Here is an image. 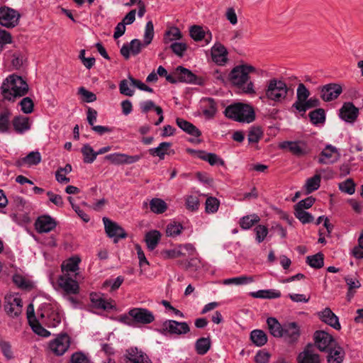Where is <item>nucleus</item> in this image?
Returning <instances> with one entry per match:
<instances>
[{"mask_svg": "<svg viewBox=\"0 0 363 363\" xmlns=\"http://www.w3.org/2000/svg\"><path fill=\"white\" fill-rule=\"evenodd\" d=\"M1 90L4 99L14 101L16 98L27 94L28 85L21 77L11 74L4 80Z\"/></svg>", "mask_w": 363, "mask_h": 363, "instance_id": "1", "label": "nucleus"}, {"mask_svg": "<svg viewBox=\"0 0 363 363\" xmlns=\"http://www.w3.org/2000/svg\"><path fill=\"white\" fill-rule=\"evenodd\" d=\"M57 291L62 298L77 308L79 301L74 296L79 293L80 289L77 277L61 274L57 279Z\"/></svg>", "mask_w": 363, "mask_h": 363, "instance_id": "2", "label": "nucleus"}, {"mask_svg": "<svg viewBox=\"0 0 363 363\" xmlns=\"http://www.w3.org/2000/svg\"><path fill=\"white\" fill-rule=\"evenodd\" d=\"M225 116L235 121L250 123L255 120V112L252 106L238 102L228 106L224 111Z\"/></svg>", "mask_w": 363, "mask_h": 363, "instance_id": "3", "label": "nucleus"}, {"mask_svg": "<svg viewBox=\"0 0 363 363\" xmlns=\"http://www.w3.org/2000/svg\"><path fill=\"white\" fill-rule=\"evenodd\" d=\"M154 38V25L152 21L147 22L145 28L143 43L138 39H133L129 44H124L121 48V54L128 60L130 55H138L142 49L149 45Z\"/></svg>", "mask_w": 363, "mask_h": 363, "instance_id": "4", "label": "nucleus"}, {"mask_svg": "<svg viewBox=\"0 0 363 363\" xmlns=\"http://www.w3.org/2000/svg\"><path fill=\"white\" fill-rule=\"evenodd\" d=\"M255 68L251 65H242L233 69L230 73V79L231 82L238 86H242L243 92L250 94H254V84L249 81V74L255 72Z\"/></svg>", "mask_w": 363, "mask_h": 363, "instance_id": "5", "label": "nucleus"}, {"mask_svg": "<svg viewBox=\"0 0 363 363\" xmlns=\"http://www.w3.org/2000/svg\"><path fill=\"white\" fill-rule=\"evenodd\" d=\"M289 90L288 86L284 81L273 78L267 82L264 95L260 96L259 99H267L274 103H281L286 99Z\"/></svg>", "mask_w": 363, "mask_h": 363, "instance_id": "6", "label": "nucleus"}, {"mask_svg": "<svg viewBox=\"0 0 363 363\" xmlns=\"http://www.w3.org/2000/svg\"><path fill=\"white\" fill-rule=\"evenodd\" d=\"M20 13L9 6L0 7V25L8 28L16 27L19 23Z\"/></svg>", "mask_w": 363, "mask_h": 363, "instance_id": "7", "label": "nucleus"}, {"mask_svg": "<svg viewBox=\"0 0 363 363\" xmlns=\"http://www.w3.org/2000/svg\"><path fill=\"white\" fill-rule=\"evenodd\" d=\"M4 308L6 313L12 317H18L22 313L23 302L18 294H8L5 296Z\"/></svg>", "mask_w": 363, "mask_h": 363, "instance_id": "8", "label": "nucleus"}, {"mask_svg": "<svg viewBox=\"0 0 363 363\" xmlns=\"http://www.w3.org/2000/svg\"><path fill=\"white\" fill-rule=\"evenodd\" d=\"M70 346V337L67 334L57 335L49 342V349L57 356L64 354Z\"/></svg>", "mask_w": 363, "mask_h": 363, "instance_id": "9", "label": "nucleus"}, {"mask_svg": "<svg viewBox=\"0 0 363 363\" xmlns=\"http://www.w3.org/2000/svg\"><path fill=\"white\" fill-rule=\"evenodd\" d=\"M103 223L107 235L113 238L115 243L118 242L119 239L125 238L127 237L124 229L116 222L112 221L106 217H104Z\"/></svg>", "mask_w": 363, "mask_h": 363, "instance_id": "10", "label": "nucleus"}, {"mask_svg": "<svg viewBox=\"0 0 363 363\" xmlns=\"http://www.w3.org/2000/svg\"><path fill=\"white\" fill-rule=\"evenodd\" d=\"M186 151L194 157L207 162L211 166L225 165L224 160L215 153L208 152L202 150H194L190 148L187 149Z\"/></svg>", "mask_w": 363, "mask_h": 363, "instance_id": "11", "label": "nucleus"}, {"mask_svg": "<svg viewBox=\"0 0 363 363\" xmlns=\"http://www.w3.org/2000/svg\"><path fill=\"white\" fill-rule=\"evenodd\" d=\"M313 338L315 347L322 352H326L336 345L333 336L323 330L315 332Z\"/></svg>", "mask_w": 363, "mask_h": 363, "instance_id": "12", "label": "nucleus"}, {"mask_svg": "<svg viewBox=\"0 0 363 363\" xmlns=\"http://www.w3.org/2000/svg\"><path fill=\"white\" fill-rule=\"evenodd\" d=\"M301 336L300 326L296 322H290L284 324L282 337L284 341L290 345H296Z\"/></svg>", "mask_w": 363, "mask_h": 363, "instance_id": "13", "label": "nucleus"}, {"mask_svg": "<svg viewBox=\"0 0 363 363\" xmlns=\"http://www.w3.org/2000/svg\"><path fill=\"white\" fill-rule=\"evenodd\" d=\"M297 363H321L320 355L312 344H308L296 357Z\"/></svg>", "mask_w": 363, "mask_h": 363, "instance_id": "14", "label": "nucleus"}, {"mask_svg": "<svg viewBox=\"0 0 363 363\" xmlns=\"http://www.w3.org/2000/svg\"><path fill=\"white\" fill-rule=\"evenodd\" d=\"M142 157V155H129L120 152H115L105 156L106 160L116 165L132 164L138 162Z\"/></svg>", "mask_w": 363, "mask_h": 363, "instance_id": "15", "label": "nucleus"}, {"mask_svg": "<svg viewBox=\"0 0 363 363\" xmlns=\"http://www.w3.org/2000/svg\"><path fill=\"white\" fill-rule=\"evenodd\" d=\"M128 315L135 322L143 325L150 324L155 319L153 313L145 308H133L129 310Z\"/></svg>", "mask_w": 363, "mask_h": 363, "instance_id": "16", "label": "nucleus"}, {"mask_svg": "<svg viewBox=\"0 0 363 363\" xmlns=\"http://www.w3.org/2000/svg\"><path fill=\"white\" fill-rule=\"evenodd\" d=\"M280 147L288 149L296 157H303L309 152L308 144L304 140L284 141L281 143Z\"/></svg>", "mask_w": 363, "mask_h": 363, "instance_id": "17", "label": "nucleus"}, {"mask_svg": "<svg viewBox=\"0 0 363 363\" xmlns=\"http://www.w3.org/2000/svg\"><path fill=\"white\" fill-rule=\"evenodd\" d=\"M38 315L45 319L49 327L55 328L61 323L60 315L52 311L49 304L42 306L40 312L38 311Z\"/></svg>", "mask_w": 363, "mask_h": 363, "instance_id": "18", "label": "nucleus"}, {"mask_svg": "<svg viewBox=\"0 0 363 363\" xmlns=\"http://www.w3.org/2000/svg\"><path fill=\"white\" fill-rule=\"evenodd\" d=\"M340 157V153L338 150L332 145H327L322 150L318 158V162L320 164H333Z\"/></svg>", "mask_w": 363, "mask_h": 363, "instance_id": "19", "label": "nucleus"}, {"mask_svg": "<svg viewBox=\"0 0 363 363\" xmlns=\"http://www.w3.org/2000/svg\"><path fill=\"white\" fill-rule=\"evenodd\" d=\"M164 330L171 334L185 335L190 331V328L186 322H178L174 320H167L164 322Z\"/></svg>", "mask_w": 363, "mask_h": 363, "instance_id": "20", "label": "nucleus"}, {"mask_svg": "<svg viewBox=\"0 0 363 363\" xmlns=\"http://www.w3.org/2000/svg\"><path fill=\"white\" fill-rule=\"evenodd\" d=\"M80 262L81 259L79 256H73L64 261L61 265L62 274L77 277L79 274Z\"/></svg>", "mask_w": 363, "mask_h": 363, "instance_id": "21", "label": "nucleus"}, {"mask_svg": "<svg viewBox=\"0 0 363 363\" xmlns=\"http://www.w3.org/2000/svg\"><path fill=\"white\" fill-rule=\"evenodd\" d=\"M57 223L51 216L45 215L39 216L35 223V228L38 233H49L55 228Z\"/></svg>", "mask_w": 363, "mask_h": 363, "instance_id": "22", "label": "nucleus"}, {"mask_svg": "<svg viewBox=\"0 0 363 363\" xmlns=\"http://www.w3.org/2000/svg\"><path fill=\"white\" fill-rule=\"evenodd\" d=\"M125 360V363H150V359L147 354L136 347L127 350Z\"/></svg>", "mask_w": 363, "mask_h": 363, "instance_id": "23", "label": "nucleus"}, {"mask_svg": "<svg viewBox=\"0 0 363 363\" xmlns=\"http://www.w3.org/2000/svg\"><path fill=\"white\" fill-rule=\"evenodd\" d=\"M342 89L337 84H328L321 89V98L324 101L336 99L342 93Z\"/></svg>", "mask_w": 363, "mask_h": 363, "instance_id": "24", "label": "nucleus"}, {"mask_svg": "<svg viewBox=\"0 0 363 363\" xmlns=\"http://www.w3.org/2000/svg\"><path fill=\"white\" fill-rule=\"evenodd\" d=\"M318 318L325 323L335 330H340L341 325L338 317L329 308H325L318 313Z\"/></svg>", "mask_w": 363, "mask_h": 363, "instance_id": "25", "label": "nucleus"}, {"mask_svg": "<svg viewBox=\"0 0 363 363\" xmlns=\"http://www.w3.org/2000/svg\"><path fill=\"white\" fill-rule=\"evenodd\" d=\"M359 111L351 102L343 104L340 110V117L347 123H353L358 116Z\"/></svg>", "mask_w": 363, "mask_h": 363, "instance_id": "26", "label": "nucleus"}, {"mask_svg": "<svg viewBox=\"0 0 363 363\" xmlns=\"http://www.w3.org/2000/svg\"><path fill=\"white\" fill-rule=\"evenodd\" d=\"M228 51L220 43H216L211 48V56L213 60L218 65H223L227 61Z\"/></svg>", "mask_w": 363, "mask_h": 363, "instance_id": "27", "label": "nucleus"}, {"mask_svg": "<svg viewBox=\"0 0 363 363\" xmlns=\"http://www.w3.org/2000/svg\"><path fill=\"white\" fill-rule=\"evenodd\" d=\"M12 125L14 130L18 134H23L31 127L29 118L21 115L16 116L13 118Z\"/></svg>", "mask_w": 363, "mask_h": 363, "instance_id": "28", "label": "nucleus"}, {"mask_svg": "<svg viewBox=\"0 0 363 363\" xmlns=\"http://www.w3.org/2000/svg\"><path fill=\"white\" fill-rule=\"evenodd\" d=\"M176 76L179 79V82L198 84L196 76L189 69L182 66H179L176 68Z\"/></svg>", "mask_w": 363, "mask_h": 363, "instance_id": "29", "label": "nucleus"}, {"mask_svg": "<svg viewBox=\"0 0 363 363\" xmlns=\"http://www.w3.org/2000/svg\"><path fill=\"white\" fill-rule=\"evenodd\" d=\"M90 299L94 307L98 309L110 310L113 308L111 301L102 297L101 294L92 293Z\"/></svg>", "mask_w": 363, "mask_h": 363, "instance_id": "30", "label": "nucleus"}, {"mask_svg": "<svg viewBox=\"0 0 363 363\" xmlns=\"http://www.w3.org/2000/svg\"><path fill=\"white\" fill-rule=\"evenodd\" d=\"M267 324L270 334L277 338H281L283 335L284 325L278 321V320L273 317H269L267 319Z\"/></svg>", "mask_w": 363, "mask_h": 363, "instance_id": "31", "label": "nucleus"}, {"mask_svg": "<svg viewBox=\"0 0 363 363\" xmlns=\"http://www.w3.org/2000/svg\"><path fill=\"white\" fill-rule=\"evenodd\" d=\"M176 123L182 130L191 135L199 137L201 135V132L194 125L183 118H177Z\"/></svg>", "mask_w": 363, "mask_h": 363, "instance_id": "32", "label": "nucleus"}, {"mask_svg": "<svg viewBox=\"0 0 363 363\" xmlns=\"http://www.w3.org/2000/svg\"><path fill=\"white\" fill-rule=\"evenodd\" d=\"M172 144L168 142H162L157 147L150 148L149 153L152 156H157L160 160H164L166 155H169Z\"/></svg>", "mask_w": 363, "mask_h": 363, "instance_id": "33", "label": "nucleus"}, {"mask_svg": "<svg viewBox=\"0 0 363 363\" xmlns=\"http://www.w3.org/2000/svg\"><path fill=\"white\" fill-rule=\"evenodd\" d=\"M327 352H329L328 355V363H342L345 352L341 347L337 346L336 344Z\"/></svg>", "mask_w": 363, "mask_h": 363, "instance_id": "34", "label": "nucleus"}, {"mask_svg": "<svg viewBox=\"0 0 363 363\" xmlns=\"http://www.w3.org/2000/svg\"><path fill=\"white\" fill-rule=\"evenodd\" d=\"M161 239V233L156 230H150L145 234V240L150 250L156 248Z\"/></svg>", "mask_w": 363, "mask_h": 363, "instance_id": "35", "label": "nucleus"}, {"mask_svg": "<svg viewBox=\"0 0 363 363\" xmlns=\"http://www.w3.org/2000/svg\"><path fill=\"white\" fill-rule=\"evenodd\" d=\"M320 104V101L318 99L311 98L309 99H306L303 102H294L292 105V108H296L298 112H306L308 109L318 106Z\"/></svg>", "mask_w": 363, "mask_h": 363, "instance_id": "36", "label": "nucleus"}, {"mask_svg": "<svg viewBox=\"0 0 363 363\" xmlns=\"http://www.w3.org/2000/svg\"><path fill=\"white\" fill-rule=\"evenodd\" d=\"M11 112L5 108L0 111V133H8L10 130V118Z\"/></svg>", "mask_w": 363, "mask_h": 363, "instance_id": "37", "label": "nucleus"}, {"mask_svg": "<svg viewBox=\"0 0 363 363\" xmlns=\"http://www.w3.org/2000/svg\"><path fill=\"white\" fill-rule=\"evenodd\" d=\"M250 295L256 298H277L281 296L280 291L276 289L258 290L253 291Z\"/></svg>", "mask_w": 363, "mask_h": 363, "instance_id": "38", "label": "nucleus"}, {"mask_svg": "<svg viewBox=\"0 0 363 363\" xmlns=\"http://www.w3.org/2000/svg\"><path fill=\"white\" fill-rule=\"evenodd\" d=\"M202 103L206 105V107L203 109V115L208 118H213L217 111L216 103L212 98L203 99Z\"/></svg>", "mask_w": 363, "mask_h": 363, "instance_id": "39", "label": "nucleus"}, {"mask_svg": "<svg viewBox=\"0 0 363 363\" xmlns=\"http://www.w3.org/2000/svg\"><path fill=\"white\" fill-rule=\"evenodd\" d=\"M254 281L253 277L251 276H245L242 275L240 277H232L229 279H225L223 281V284L225 285H246L250 284Z\"/></svg>", "mask_w": 363, "mask_h": 363, "instance_id": "40", "label": "nucleus"}, {"mask_svg": "<svg viewBox=\"0 0 363 363\" xmlns=\"http://www.w3.org/2000/svg\"><path fill=\"white\" fill-rule=\"evenodd\" d=\"M252 342L257 347H262L267 342V334L262 330H254L250 333Z\"/></svg>", "mask_w": 363, "mask_h": 363, "instance_id": "41", "label": "nucleus"}, {"mask_svg": "<svg viewBox=\"0 0 363 363\" xmlns=\"http://www.w3.org/2000/svg\"><path fill=\"white\" fill-rule=\"evenodd\" d=\"M150 208L152 212L161 214L167 210V206L162 199L155 198L150 201Z\"/></svg>", "mask_w": 363, "mask_h": 363, "instance_id": "42", "label": "nucleus"}, {"mask_svg": "<svg viewBox=\"0 0 363 363\" xmlns=\"http://www.w3.org/2000/svg\"><path fill=\"white\" fill-rule=\"evenodd\" d=\"M211 347V340L208 337H201L195 344L196 351L199 354L203 355L208 352Z\"/></svg>", "mask_w": 363, "mask_h": 363, "instance_id": "43", "label": "nucleus"}, {"mask_svg": "<svg viewBox=\"0 0 363 363\" xmlns=\"http://www.w3.org/2000/svg\"><path fill=\"white\" fill-rule=\"evenodd\" d=\"M81 151L84 156L83 160L84 163L91 164L94 162L96 158V154L89 144L84 145Z\"/></svg>", "mask_w": 363, "mask_h": 363, "instance_id": "44", "label": "nucleus"}, {"mask_svg": "<svg viewBox=\"0 0 363 363\" xmlns=\"http://www.w3.org/2000/svg\"><path fill=\"white\" fill-rule=\"evenodd\" d=\"M259 217L256 214L243 216L240 220V225L244 230L250 229L252 225L259 221Z\"/></svg>", "mask_w": 363, "mask_h": 363, "instance_id": "45", "label": "nucleus"}, {"mask_svg": "<svg viewBox=\"0 0 363 363\" xmlns=\"http://www.w3.org/2000/svg\"><path fill=\"white\" fill-rule=\"evenodd\" d=\"M12 280L13 283L21 289H30L33 287L32 282L20 274H15Z\"/></svg>", "mask_w": 363, "mask_h": 363, "instance_id": "46", "label": "nucleus"}, {"mask_svg": "<svg viewBox=\"0 0 363 363\" xmlns=\"http://www.w3.org/2000/svg\"><path fill=\"white\" fill-rule=\"evenodd\" d=\"M182 37L180 30L177 27H172L165 32L164 43L168 44L174 40L181 39Z\"/></svg>", "mask_w": 363, "mask_h": 363, "instance_id": "47", "label": "nucleus"}, {"mask_svg": "<svg viewBox=\"0 0 363 363\" xmlns=\"http://www.w3.org/2000/svg\"><path fill=\"white\" fill-rule=\"evenodd\" d=\"M320 175L319 174H315L313 177L308 178L306 180L305 188L308 194H310L320 187Z\"/></svg>", "mask_w": 363, "mask_h": 363, "instance_id": "48", "label": "nucleus"}, {"mask_svg": "<svg viewBox=\"0 0 363 363\" xmlns=\"http://www.w3.org/2000/svg\"><path fill=\"white\" fill-rule=\"evenodd\" d=\"M307 264L313 268L320 269L323 267L324 259L323 255L317 253L312 256H308L306 258Z\"/></svg>", "mask_w": 363, "mask_h": 363, "instance_id": "49", "label": "nucleus"}, {"mask_svg": "<svg viewBox=\"0 0 363 363\" xmlns=\"http://www.w3.org/2000/svg\"><path fill=\"white\" fill-rule=\"evenodd\" d=\"M184 228L182 225L177 222H171L167 225L166 235L168 237H176L181 234Z\"/></svg>", "mask_w": 363, "mask_h": 363, "instance_id": "50", "label": "nucleus"}, {"mask_svg": "<svg viewBox=\"0 0 363 363\" xmlns=\"http://www.w3.org/2000/svg\"><path fill=\"white\" fill-rule=\"evenodd\" d=\"M41 162L40 153L38 151L30 152L25 157L22 158L21 162L29 166L37 165Z\"/></svg>", "mask_w": 363, "mask_h": 363, "instance_id": "51", "label": "nucleus"}, {"mask_svg": "<svg viewBox=\"0 0 363 363\" xmlns=\"http://www.w3.org/2000/svg\"><path fill=\"white\" fill-rule=\"evenodd\" d=\"M161 257L164 259H174L186 256L185 252H182L179 245L174 249L164 250L160 252Z\"/></svg>", "mask_w": 363, "mask_h": 363, "instance_id": "52", "label": "nucleus"}, {"mask_svg": "<svg viewBox=\"0 0 363 363\" xmlns=\"http://www.w3.org/2000/svg\"><path fill=\"white\" fill-rule=\"evenodd\" d=\"M309 118L312 123L317 125L325 121V113L323 108H318L309 113Z\"/></svg>", "mask_w": 363, "mask_h": 363, "instance_id": "53", "label": "nucleus"}, {"mask_svg": "<svg viewBox=\"0 0 363 363\" xmlns=\"http://www.w3.org/2000/svg\"><path fill=\"white\" fill-rule=\"evenodd\" d=\"M205 211L207 213H214L218 211L220 201L215 197L210 196L206 199Z\"/></svg>", "mask_w": 363, "mask_h": 363, "instance_id": "54", "label": "nucleus"}, {"mask_svg": "<svg viewBox=\"0 0 363 363\" xmlns=\"http://www.w3.org/2000/svg\"><path fill=\"white\" fill-rule=\"evenodd\" d=\"M186 208L191 211H196L199 207V199L196 195H188L185 199Z\"/></svg>", "mask_w": 363, "mask_h": 363, "instance_id": "55", "label": "nucleus"}, {"mask_svg": "<svg viewBox=\"0 0 363 363\" xmlns=\"http://www.w3.org/2000/svg\"><path fill=\"white\" fill-rule=\"evenodd\" d=\"M190 36L195 41H201L206 36V30L200 26H193L190 28Z\"/></svg>", "mask_w": 363, "mask_h": 363, "instance_id": "56", "label": "nucleus"}, {"mask_svg": "<svg viewBox=\"0 0 363 363\" xmlns=\"http://www.w3.org/2000/svg\"><path fill=\"white\" fill-rule=\"evenodd\" d=\"M262 130L259 127L253 126L248 132L247 139L250 143H257L262 136Z\"/></svg>", "mask_w": 363, "mask_h": 363, "instance_id": "57", "label": "nucleus"}, {"mask_svg": "<svg viewBox=\"0 0 363 363\" xmlns=\"http://www.w3.org/2000/svg\"><path fill=\"white\" fill-rule=\"evenodd\" d=\"M295 210V216L303 223H309L313 220V216L308 212L303 210V209H296Z\"/></svg>", "mask_w": 363, "mask_h": 363, "instance_id": "58", "label": "nucleus"}, {"mask_svg": "<svg viewBox=\"0 0 363 363\" xmlns=\"http://www.w3.org/2000/svg\"><path fill=\"white\" fill-rule=\"evenodd\" d=\"M310 95V92L303 84H299L296 89V101L295 102H303L306 101Z\"/></svg>", "mask_w": 363, "mask_h": 363, "instance_id": "59", "label": "nucleus"}, {"mask_svg": "<svg viewBox=\"0 0 363 363\" xmlns=\"http://www.w3.org/2000/svg\"><path fill=\"white\" fill-rule=\"evenodd\" d=\"M339 189L342 192L352 195L355 191V184L352 179H347L345 182L339 184Z\"/></svg>", "mask_w": 363, "mask_h": 363, "instance_id": "60", "label": "nucleus"}, {"mask_svg": "<svg viewBox=\"0 0 363 363\" xmlns=\"http://www.w3.org/2000/svg\"><path fill=\"white\" fill-rule=\"evenodd\" d=\"M29 325L35 334L44 337H47L50 335V333L44 328L37 320H34V321Z\"/></svg>", "mask_w": 363, "mask_h": 363, "instance_id": "61", "label": "nucleus"}, {"mask_svg": "<svg viewBox=\"0 0 363 363\" xmlns=\"http://www.w3.org/2000/svg\"><path fill=\"white\" fill-rule=\"evenodd\" d=\"M255 240L258 243L263 242L268 234V228L263 225H257L255 229Z\"/></svg>", "mask_w": 363, "mask_h": 363, "instance_id": "62", "label": "nucleus"}, {"mask_svg": "<svg viewBox=\"0 0 363 363\" xmlns=\"http://www.w3.org/2000/svg\"><path fill=\"white\" fill-rule=\"evenodd\" d=\"M124 278L122 276H118L115 279H107L103 284V287H111V291L118 289L123 284Z\"/></svg>", "mask_w": 363, "mask_h": 363, "instance_id": "63", "label": "nucleus"}, {"mask_svg": "<svg viewBox=\"0 0 363 363\" xmlns=\"http://www.w3.org/2000/svg\"><path fill=\"white\" fill-rule=\"evenodd\" d=\"M21 106V111L26 113L28 114L33 112L34 104L32 99L29 97L23 98L19 103Z\"/></svg>", "mask_w": 363, "mask_h": 363, "instance_id": "64", "label": "nucleus"}]
</instances>
